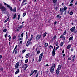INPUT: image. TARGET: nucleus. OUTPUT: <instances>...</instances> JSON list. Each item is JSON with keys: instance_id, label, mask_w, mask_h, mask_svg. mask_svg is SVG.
I'll return each instance as SVG.
<instances>
[{"instance_id": "obj_1", "label": "nucleus", "mask_w": 77, "mask_h": 77, "mask_svg": "<svg viewBox=\"0 0 77 77\" xmlns=\"http://www.w3.org/2000/svg\"><path fill=\"white\" fill-rule=\"evenodd\" d=\"M61 69V66L59 65L56 71V74L57 76H59V70Z\"/></svg>"}, {"instance_id": "obj_2", "label": "nucleus", "mask_w": 77, "mask_h": 77, "mask_svg": "<svg viewBox=\"0 0 77 77\" xmlns=\"http://www.w3.org/2000/svg\"><path fill=\"white\" fill-rule=\"evenodd\" d=\"M43 54H44V53L43 52L40 55L39 57L38 62H41V60H42V58L43 56Z\"/></svg>"}, {"instance_id": "obj_3", "label": "nucleus", "mask_w": 77, "mask_h": 77, "mask_svg": "<svg viewBox=\"0 0 77 77\" xmlns=\"http://www.w3.org/2000/svg\"><path fill=\"white\" fill-rule=\"evenodd\" d=\"M55 68V64H54L51 67L50 69V72L51 73H53V72L54 71V68Z\"/></svg>"}, {"instance_id": "obj_4", "label": "nucleus", "mask_w": 77, "mask_h": 77, "mask_svg": "<svg viewBox=\"0 0 77 77\" xmlns=\"http://www.w3.org/2000/svg\"><path fill=\"white\" fill-rule=\"evenodd\" d=\"M28 67V65L27 64H25L22 67V68H23L24 70H26V69Z\"/></svg>"}, {"instance_id": "obj_5", "label": "nucleus", "mask_w": 77, "mask_h": 77, "mask_svg": "<svg viewBox=\"0 0 77 77\" xmlns=\"http://www.w3.org/2000/svg\"><path fill=\"white\" fill-rule=\"evenodd\" d=\"M41 38V35H38L36 37V40L38 41L39 39H40V38Z\"/></svg>"}, {"instance_id": "obj_6", "label": "nucleus", "mask_w": 77, "mask_h": 77, "mask_svg": "<svg viewBox=\"0 0 77 77\" xmlns=\"http://www.w3.org/2000/svg\"><path fill=\"white\" fill-rule=\"evenodd\" d=\"M75 27L74 26L71 29H70V30L71 31V32H75Z\"/></svg>"}, {"instance_id": "obj_7", "label": "nucleus", "mask_w": 77, "mask_h": 77, "mask_svg": "<svg viewBox=\"0 0 77 77\" xmlns=\"http://www.w3.org/2000/svg\"><path fill=\"white\" fill-rule=\"evenodd\" d=\"M60 13H61V15H62V14H63V12H64V11L63 10V8H60Z\"/></svg>"}, {"instance_id": "obj_8", "label": "nucleus", "mask_w": 77, "mask_h": 77, "mask_svg": "<svg viewBox=\"0 0 77 77\" xmlns=\"http://www.w3.org/2000/svg\"><path fill=\"white\" fill-rule=\"evenodd\" d=\"M19 66V63L17 62L15 66V69L16 68H18V67Z\"/></svg>"}, {"instance_id": "obj_9", "label": "nucleus", "mask_w": 77, "mask_h": 77, "mask_svg": "<svg viewBox=\"0 0 77 77\" xmlns=\"http://www.w3.org/2000/svg\"><path fill=\"white\" fill-rule=\"evenodd\" d=\"M0 9H1V11H3L6 10V8H5V7L3 6L2 8H1Z\"/></svg>"}, {"instance_id": "obj_10", "label": "nucleus", "mask_w": 77, "mask_h": 77, "mask_svg": "<svg viewBox=\"0 0 77 77\" xmlns=\"http://www.w3.org/2000/svg\"><path fill=\"white\" fill-rule=\"evenodd\" d=\"M8 8L9 9H10L11 11V12H12V11H13V9H12V8L11 7L10 5H9Z\"/></svg>"}, {"instance_id": "obj_11", "label": "nucleus", "mask_w": 77, "mask_h": 77, "mask_svg": "<svg viewBox=\"0 0 77 77\" xmlns=\"http://www.w3.org/2000/svg\"><path fill=\"white\" fill-rule=\"evenodd\" d=\"M57 18H59V19H60L62 18V16H60V14H58L57 16Z\"/></svg>"}, {"instance_id": "obj_12", "label": "nucleus", "mask_w": 77, "mask_h": 77, "mask_svg": "<svg viewBox=\"0 0 77 77\" xmlns=\"http://www.w3.org/2000/svg\"><path fill=\"white\" fill-rule=\"evenodd\" d=\"M52 54V55L53 56H55V51L53 50Z\"/></svg>"}, {"instance_id": "obj_13", "label": "nucleus", "mask_w": 77, "mask_h": 77, "mask_svg": "<svg viewBox=\"0 0 77 77\" xmlns=\"http://www.w3.org/2000/svg\"><path fill=\"white\" fill-rule=\"evenodd\" d=\"M19 72H20V70L19 69H18L17 70L16 72H15V74H17L18 73H19Z\"/></svg>"}, {"instance_id": "obj_14", "label": "nucleus", "mask_w": 77, "mask_h": 77, "mask_svg": "<svg viewBox=\"0 0 77 77\" xmlns=\"http://www.w3.org/2000/svg\"><path fill=\"white\" fill-rule=\"evenodd\" d=\"M48 43H45V47H46V48H47V47H48Z\"/></svg>"}, {"instance_id": "obj_15", "label": "nucleus", "mask_w": 77, "mask_h": 77, "mask_svg": "<svg viewBox=\"0 0 77 77\" xmlns=\"http://www.w3.org/2000/svg\"><path fill=\"white\" fill-rule=\"evenodd\" d=\"M60 38H63V40L65 41V37L64 36H63V35H61L60 36Z\"/></svg>"}, {"instance_id": "obj_16", "label": "nucleus", "mask_w": 77, "mask_h": 77, "mask_svg": "<svg viewBox=\"0 0 77 77\" xmlns=\"http://www.w3.org/2000/svg\"><path fill=\"white\" fill-rule=\"evenodd\" d=\"M71 45H69L67 46V49H69L70 48H71Z\"/></svg>"}, {"instance_id": "obj_17", "label": "nucleus", "mask_w": 77, "mask_h": 77, "mask_svg": "<svg viewBox=\"0 0 77 77\" xmlns=\"http://www.w3.org/2000/svg\"><path fill=\"white\" fill-rule=\"evenodd\" d=\"M75 55H74L72 58L73 62H74V60H75Z\"/></svg>"}, {"instance_id": "obj_18", "label": "nucleus", "mask_w": 77, "mask_h": 77, "mask_svg": "<svg viewBox=\"0 0 77 77\" xmlns=\"http://www.w3.org/2000/svg\"><path fill=\"white\" fill-rule=\"evenodd\" d=\"M73 38V37H71L69 39V41L68 42H70L71 40H72V38Z\"/></svg>"}, {"instance_id": "obj_19", "label": "nucleus", "mask_w": 77, "mask_h": 77, "mask_svg": "<svg viewBox=\"0 0 77 77\" xmlns=\"http://www.w3.org/2000/svg\"><path fill=\"white\" fill-rule=\"evenodd\" d=\"M31 41H32V40L29 39L27 41V42H28L29 44H31Z\"/></svg>"}, {"instance_id": "obj_20", "label": "nucleus", "mask_w": 77, "mask_h": 77, "mask_svg": "<svg viewBox=\"0 0 77 77\" xmlns=\"http://www.w3.org/2000/svg\"><path fill=\"white\" fill-rule=\"evenodd\" d=\"M56 39V35H55L52 39V40H55Z\"/></svg>"}, {"instance_id": "obj_21", "label": "nucleus", "mask_w": 77, "mask_h": 77, "mask_svg": "<svg viewBox=\"0 0 77 77\" xmlns=\"http://www.w3.org/2000/svg\"><path fill=\"white\" fill-rule=\"evenodd\" d=\"M29 54H28L26 55V58H28V57H29Z\"/></svg>"}, {"instance_id": "obj_22", "label": "nucleus", "mask_w": 77, "mask_h": 77, "mask_svg": "<svg viewBox=\"0 0 77 77\" xmlns=\"http://www.w3.org/2000/svg\"><path fill=\"white\" fill-rule=\"evenodd\" d=\"M3 3H4V4L5 5V6H7V8L8 7L9 5H8V4L5 3V2H3Z\"/></svg>"}, {"instance_id": "obj_23", "label": "nucleus", "mask_w": 77, "mask_h": 77, "mask_svg": "<svg viewBox=\"0 0 77 77\" xmlns=\"http://www.w3.org/2000/svg\"><path fill=\"white\" fill-rule=\"evenodd\" d=\"M46 35H47V32H45L44 34H43V37L45 38V36H46Z\"/></svg>"}, {"instance_id": "obj_24", "label": "nucleus", "mask_w": 77, "mask_h": 77, "mask_svg": "<svg viewBox=\"0 0 77 77\" xmlns=\"http://www.w3.org/2000/svg\"><path fill=\"white\" fill-rule=\"evenodd\" d=\"M26 2V0H23V2L22 3V4L23 5L22 6H24V5H23V4L24 3H25V2Z\"/></svg>"}, {"instance_id": "obj_25", "label": "nucleus", "mask_w": 77, "mask_h": 77, "mask_svg": "<svg viewBox=\"0 0 77 77\" xmlns=\"http://www.w3.org/2000/svg\"><path fill=\"white\" fill-rule=\"evenodd\" d=\"M13 19H15V18L17 17V14H14V15L13 16Z\"/></svg>"}, {"instance_id": "obj_26", "label": "nucleus", "mask_w": 77, "mask_h": 77, "mask_svg": "<svg viewBox=\"0 0 77 77\" xmlns=\"http://www.w3.org/2000/svg\"><path fill=\"white\" fill-rule=\"evenodd\" d=\"M30 44L29 43V42H27L26 44V46H27V47H28V46H29V45H30Z\"/></svg>"}, {"instance_id": "obj_27", "label": "nucleus", "mask_w": 77, "mask_h": 77, "mask_svg": "<svg viewBox=\"0 0 77 77\" xmlns=\"http://www.w3.org/2000/svg\"><path fill=\"white\" fill-rule=\"evenodd\" d=\"M13 12H16V8H14V10L13 11Z\"/></svg>"}, {"instance_id": "obj_28", "label": "nucleus", "mask_w": 77, "mask_h": 77, "mask_svg": "<svg viewBox=\"0 0 77 77\" xmlns=\"http://www.w3.org/2000/svg\"><path fill=\"white\" fill-rule=\"evenodd\" d=\"M67 9V8L66 7H64V8H63V10H64V11H66V10Z\"/></svg>"}, {"instance_id": "obj_29", "label": "nucleus", "mask_w": 77, "mask_h": 77, "mask_svg": "<svg viewBox=\"0 0 77 77\" xmlns=\"http://www.w3.org/2000/svg\"><path fill=\"white\" fill-rule=\"evenodd\" d=\"M63 45V42H62L60 44V46H62Z\"/></svg>"}, {"instance_id": "obj_30", "label": "nucleus", "mask_w": 77, "mask_h": 77, "mask_svg": "<svg viewBox=\"0 0 77 77\" xmlns=\"http://www.w3.org/2000/svg\"><path fill=\"white\" fill-rule=\"evenodd\" d=\"M25 63H27V62H28V59H26V60L25 61Z\"/></svg>"}, {"instance_id": "obj_31", "label": "nucleus", "mask_w": 77, "mask_h": 77, "mask_svg": "<svg viewBox=\"0 0 77 77\" xmlns=\"http://www.w3.org/2000/svg\"><path fill=\"white\" fill-rule=\"evenodd\" d=\"M26 13H24L23 14V16L25 17V16H26Z\"/></svg>"}, {"instance_id": "obj_32", "label": "nucleus", "mask_w": 77, "mask_h": 77, "mask_svg": "<svg viewBox=\"0 0 77 77\" xmlns=\"http://www.w3.org/2000/svg\"><path fill=\"white\" fill-rule=\"evenodd\" d=\"M23 35H24V33L23 32L21 34V36H20L21 38H23Z\"/></svg>"}, {"instance_id": "obj_33", "label": "nucleus", "mask_w": 77, "mask_h": 77, "mask_svg": "<svg viewBox=\"0 0 77 77\" xmlns=\"http://www.w3.org/2000/svg\"><path fill=\"white\" fill-rule=\"evenodd\" d=\"M23 26V24H22V25H20V26L18 27V28H22Z\"/></svg>"}, {"instance_id": "obj_34", "label": "nucleus", "mask_w": 77, "mask_h": 77, "mask_svg": "<svg viewBox=\"0 0 77 77\" xmlns=\"http://www.w3.org/2000/svg\"><path fill=\"white\" fill-rule=\"evenodd\" d=\"M6 31H7V29H4L3 30V32H6Z\"/></svg>"}, {"instance_id": "obj_35", "label": "nucleus", "mask_w": 77, "mask_h": 77, "mask_svg": "<svg viewBox=\"0 0 77 77\" xmlns=\"http://www.w3.org/2000/svg\"><path fill=\"white\" fill-rule=\"evenodd\" d=\"M70 15H72L73 14V12L72 11H71L69 13Z\"/></svg>"}, {"instance_id": "obj_36", "label": "nucleus", "mask_w": 77, "mask_h": 77, "mask_svg": "<svg viewBox=\"0 0 77 77\" xmlns=\"http://www.w3.org/2000/svg\"><path fill=\"white\" fill-rule=\"evenodd\" d=\"M20 15H19L18 16L17 19L18 20H20Z\"/></svg>"}, {"instance_id": "obj_37", "label": "nucleus", "mask_w": 77, "mask_h": 77, "mask_svg": "<svg viewBox=\"0 0 77 77\" xmlns=\"http://www.w3.org/2000/svg\"><path fill=\"white\" fill-rule=\"evenodd\" d=\"M59 48V46H58L56 48H55V50L56 51V50H57V49H58V48Z\"/></svg>"}, {"instance_id": "obj_38", "label": "nucleus", "mask_w": 77, "mask_h": 77, "mask_svg": "<svg viewBox=\"0 0 77 77\" xmlns=\"http://www.w3.org/2000/svg\"><path fill=\"white\" fill-rule=\"evenodd\" d=\"M40 52H41V51H38L37 52V54H39Z\"/></svg>"}, {"instance_id": "obj_39", "label": "nucleus", "mask_w": 77, "mask_h": 77, "mask_svg": "<svg viewBox=\"0 0 77 77\" xmlns=\"http://www.w3.org/2000/svg\"><path fill=\"white\" fill-rule=\"evenodd\" d=\"M26 51V49H24L22 51V52L23 53H24V52H25V51Z\"/></svg>"}, {"instance_id": "obj_40", "label": "nucleus", "mask_w": 77, "mask_h": 77, "mask_svg": "<svg viewBox=\"0 0 77 77\" xmlns=\"http://www.w3.org/2000/svg\"><path fill=\"white\" fill-rule=\"evenodd\" d=\"M3 5L2 4H0V8H1L3 7Z\"/></svg>"}, {"instance_id": "obj_41", "label": "nucleus", "mask_w": 77, "mask_h": 77, "mask_svg": "<svg viewBox=\"0 0 77 77\" xmlns=\"http://www.w3.org/2000/svg\"><path fill=\"white\" fill-rule=\"evenodd\" d=\"M15 54H17V49H16V50H15Z\"/></svg>"}, {"instance_id": "obj_42", "label": "nucleus", "mask_w": 77, "mask_h": 77, "mask_svg": "<svg viewBox=\"0 0 77 77\" xmlns=\"http://www.w3.org/2000/svg\"><path fill=\"white\" fill-rule=\"evenodd\" d=\"M33 35H31V38L30 39L31 40H32V38H33Z\"/></svg>"}, {"instance_id": "obj_43", "label": "nucleus", "mask_w": 77, "mask_h": 77, "mask_svg": "<svg viewBox=\"0 0 77 77\" xmlns=\"http://www.w3.org/2000/svg\"><path fill=\"white\" fill-rule=\"evenodd\" d=\"M34 72H35V73H36V72H38V70H34Z\"/></svg>"}, {"instance_id": "obj_44", "label": "nucleus", "mask_w": 77, "mask_h": 77, "mask_svg": "<svg viewBox=\"0 0 77 77\" xmlns=\"http://www.w3.org/2000/svg\"><path fill=\"white\" fill-rule=\"evenodd\" d=\"M57 2V0H54L53 1V3H56Z\"/></svg>"}, {"instance_id": "obj_45", "label": "nucleus", "mask_w": 77, "mask_h": 77, "mask_svg": "<svg viewBox=\"0 0 77 77\" xmlns=\"http://www.w3.org/2000/svg\"><path fill=\"white\" fill-rule=\"evenodd\" d=\"M52 48V49H53V47L51 45H50V47H49V48Z\"/></svg>"}, {"instance_id": "obj_46", "label": "nucleus", "mask_w": 77, "mask_h": 77, "mask_svg": "<svg viewBox=\"0 0 77 77\" xmlns=\"http://www.w3.org/2000/svg\"><path fill=\"white\" fill-rule=\"evenodd\" d=\"M71 60V57H69V58H68V60Z\"/></svg>"}, {"instance_id": "obj_47", "label": "nucleus", "mask_w": 77, "mask_h": 77, "mask_svg": "<svg viewBox=\"0 0 77 77\" xmlns=\"http://www.w3.org/2000/svg\"><path fill=\"white\" fill-rule=\"evenodd\" d=\"M38 75H39V73H37V74H36V76L35 77H38Z\"/></svg>"}, {"instance_id": "obj_48", "label": "nucleus", "mask_w": 77, "mask_h": 77, "mask_svg": "<svg viewBox=\"0 0 77 77\" xmlns=\"http://www.w3.org/2000/svg\"><path fill=\"white\" fill-rule=\"evenodd\" d=\"M64 33L65 34V35H66V31L65 30Z\"/></svg>"}, {"instance_id": "obj_49", "label": "nucleus", "mask_w": 77, "mask_h": 77, "mask_svg": "<svg viewBox=\"0 0 77 77\" xmlns=\"http://www.w3.org/2000/svg\"><path fill=\"white\" fill-rule=\"evenodd\" d=\"M0 70H1V71H3V68L2 67H1L0 69Z\"/></svg>"}, {"instance_id": "obj_50", "label": "nucleus", "mask_w": 77, "mask_h": 77, "mask_svg": "<svg viewBox=\"0 0 77 77\" xmlns=\"http://www.w3.org/2000/svg\"><path fill=\"white\" fill-rule=\"evenodd\" d=\"M73 5V4H70V5H69V6H72V5Z\"/></svg>"}, {"instance_id": "obj_51", "label": "nucleus", "mask_w": 77, "mask_h": 77, "mask_svg": "<svg viewBox=\"0 0 77 77\" xmlns=\"http://www.w3.org/2000/svg\"><path fill=\"white\" fill-rule=\"evenodd\" d=\"M16 38V36L14 35L13 37V39H15Z\"/></svg>"}, {"instance_id": "obj_52", "label": "nucleus", "mask_w": 77, "mask_h": 77, "mask_svg": "<svg viewBox=\"0 0 77 77\" xmlns=\"http://www.w3.org/2000/svg\"><path fill=\"white\" fill-rule=\"evenodd\" d=\"M17 48V45H16V46H15V48H14V50H15V49H16V48Z\"/></svg>"}, {"instance_id": "obj_53", "label": "nucleus", "mask_w": 77, "mask_h": 77, "mask_svg": "<svg viewBox=\"0 0 77 77\" xmlns=\"http://www.w3.org/2000/svg\"><path fill=\"white\" fill-rule=\"evenodd\" d=\"M73 50H74V49H73V48H72L71 49V51H72Z\"/></svg>"}, {"instance_id": "obj_54", "label": "nucleus", "mask_w": 77, "mask_h": 77, "mask_svg": "<svg viewBox=\"0 0 77 77\" xmlns=\"http://www.w3.org/2000/svg\"><path fill=\"white\" fill-rule=\"evenodd\" d=\"M28 37H29L28 36H26V40H27V39H28Z\"/></svg>"}, {"instance_id": "obj_55", "label": "nucleus", "mask_w": 77, "mask_h": 77, "mask_svg": "<svg viewBox=\"0 0 77 77\" xmlns=\"http://www.w3.org/2000/svg\"><path fill=\"white\" fill-rule=\"evenodd\" d=\"M55 48H56V47L55 46H54V49H53V51H55Z\"/></svg>"}, {"instance_id": "obj_56", "label": "nucleus", "mask_w": 77, "mask_h": 77, "mask_svg": "<svg viewBox=\"0 0 77 77\" xmlns=\"http://www.w3.org/2000/svg\"><path fill=\"white\" fill-rule=\"evenodd\" d=\"M65 51V50L64 49H63V51H62V53H63H63H64V51Z\"/></svg>"}, {"instance_id": "obj_57", "label": "nucleus", "mask_w": 77, "mask_h": 77, "mask_svg": "<svg viewBox=\"0 0 77 77\" xmlns=\"http://www.w3.org/2000/svg\"><path fill=\"white\" fill-rule=\"evenodd\" d=\"M56 23H57V22L55 21L54 23V24H56Z\"/></svg>"}, {"instance_id": "obj_58", "label": "nucleus", "mask_w": 77, "mask_h": 77, "mask_svg": "<svg viewBox=\"0 0 77 77\" xmlns=\"http://www.w3.org/2000/svg\"><path fill=\"white\" fill-rule=\"evenodd\" d=\"M23 42V41H20V44H21Z\"/></svg>"}, {"instance_id": "obj_59", "label": "nucleus", "mask_w": 77, "mask_h": 77, "mask_svg": "<svg viewBox=\"0 0 77 77\" xmlns=\"http://www.w3.org/2000/svg\"><path fill=\"white\" fill-rule=\"evenodd\" d=\"M8 35V34L7 33L6 34H5V38H6L7 36Z\"/></svg>"}, {"instance_id": "obj_60", "label": "nucleus", "mask_w": 77, "mask_h": 77, "mask_svg": "<svg viewBox=\"0 0 77 77\" xmlns=\"http://www.w3.org/2000/svg\"><path fill=\"white\" fill-rule=\"evenodd\" d=\"M8 21V20H6L4 22L5 23H6V22H7Z\"/></svg>"}, {"instance_id": "obj_61", "label": "nucleus", "mask_w": 77, "mask_h": 77, "mask_svg": "<svg viewBox=\"0 0 77 77\" xmlns=\"http://www.w3.org/2000/svg\"><path fill=\"white\" fill-rule=\"evenodd\" d=\"M11 37H9V41H11Z\"/></svg>"}, {"instance_id": "obj_62", "label": "nucleus", "mask_w": 77, "mask_h": 77, "mask_svg": "<svg viewBox=\"0 0 77 77\" xmlns=\"http://www.w3.org/2000/svg\"><path fill=\"white\" fill-rule=\"evenodd\" d=\"M73 1H74V0H72L70 2V3H73Z\"/></svg>"}, {"instance_id": "obj_63", "label": "nucleus", "mask_w": 77, "mask_h": 77, "mask_svg": "<svg viewBox=\"0 0 77 77\" xmlns=\"http://www.w3.org/2000/svg\"><path fill=\"white\" fill-rule=\"evenodd\" d=\"M77 32V30L75 31V32H74V33H76Z\"/></svg>"}, {"instance_id": "obj_64", "label": "nucleus", "mask_w": 77, "mask_h": 77, "mask_svg": "<svg viewBox=\"0 0 77 77\" xmlns=\"http://www.w3.org/2000/svg\"><path fill=\"white\" fill-rule=\"evenodd\" d=\"M75 5H77V1L75 2Z\"/></svg>"}]
</instances>
